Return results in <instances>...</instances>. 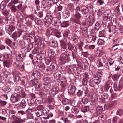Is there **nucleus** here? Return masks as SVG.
Instances as JSON below:
<instances>
[{"mask_svg": "<svg viewBox=\"0 0 123 123\" xmlns=\"http://www.w3.org/2000/svg\"><path fill=\"white\" fill-rule=\"evenodd\" d=\"M33 47V44L32 43H29L28 45L27 48V49L28 51H29L31 50L32 49Z\"/></svg>", "mask_w": 123, "mask_h": 123, "instance_id": "8fccbe9b", "label": "nucleus"}, {"mask_svg": "<svg viewBox=\"0 0 123 123\" xmlns=\"http://www.w3.org/2000/svg\"><path fill=\"white\" fill-rule=\"evenodd\" d=\"M6 4L7 3L5 1H2L0 4V9L3 10L4 9H6L5 7L6 6Z\"/></svg>", "mask_w": 123, "mask_h": 123, "instance_id": "a878e982", "label": "nucleus"}, {"mask_svg": "<svg viewBox=\"0 0 123 123\" xmlns=\"http://www.w3.org/2000/svg\"><path fill=\"white\" fill-rule=\"evenodd\" d=\"M114 90L115 88H117V90H120L123 88V84L119 82L118 85L117 86L116 84L114 85Z\"/></svg>", "mask_w": 123, "mask_h": 123, "instance_id": "4be33fe9", "label": "nucleus"}, {"mask_svg": "<svg viewBox=\"0 0 123 123\" xmlns=\"http://www.w3.org/2000/svg\"><path fill=\"white\" fill-rule=\"evenodd\" d=\"M60 43L62 48L64 49H66L67 47V45L64 41L63 40H62L60 41Z\"/></svg>", "mask_w": 123, "mask_h": 123, "instance_id": "2f4dec72", "label": "nucleus"}, {"mask_svg": "<svg viewBox=\"0 0 123 123\" xmlns=\"http://www.w3.org/2000/svg\"><path fill=\"white\" fill-rule=\"evenodd\" d=\"M51 79L49 77H44L43 81L44 85H46L52 82Z\"/></svg>", "mask_w": 123, "mask_h": 123, "instance_id": "a211bd4d", "label": "nucleus"}, {"mask_svg": "<svg viewBox=\"0 0 123 123\" xmlns=\"http://www.w3.org/2000/svg\"><path fill=\"white\" fill-rule=\"evenodd\" d=\"M21 97L19 94L15 93L12 94L11 96L10 100L13 103H15L19 101L21 99Z\"/></svg>", "mask_w": 123, "mask_h": 123, "instance_id": "f03ea898", "label": "nucleus"}, {"mask_svg": "<svg viewBox=\"0 0 123 123\" xmlns=\"http://www.w3.org/2000/svg\"><path fill=\"white\" fill-rule=\"evenodd\" d=\"M34 77L36 78L40 79L41 77V75L40 72L37 71L34 73L33 75Z\"/></svg>", "mask_w": 123, "mask_h": 123, "instance_id": "7c9ffc66", "label": "nucleus"}, {"mask_svg": "<svg viewBox=\"0 0 123 123\" xmlns=\"http://www.w3.org/2000/svg\"><path fill=\"white\" fill-rule=\"evenodd\" d=\"M61 73L60 72H56L54 74V78L58 80L60 78H64L61 76Z\"/></svg>", "mask_w": 123, "mask_h": 123, "instance_id": "6ab92c4d", "label": "nucleus"}, {"mask_svg": "<svg viewBox=\"0 0 123 123\" xmlns=\"http://www.w3.org/2000/svg\"><path fill=\"white\" fill-rule=\"evenodd\" d=\"M112 106V104L111 103H109L107 104H106L105 105V108L106 109H109L111 108Z\"/></svg>", "mask_w": 123, "mask_h": 123, "instance_id": "864d4df0", "label": "nucleus"}, {"mask_svg": "<svg viewBox=\"0 0 123 123\" xmlns=\"http://www.w3.org/2000/svg\"><path fill=\"white\" fill-rule=\"evenodd\" d=\"M61 119L63 123H70L71 122L67 117L64 118L62 117L61 118Z\"/></svg>", "mask_w": 123, "mask_h": 123, "instance_id": "c756f323", "label": "nucleus"}, {"mask_svg": "<svg viewBox=\"0 0 123 123\" xmlns=\"http://www.w3.org/2000/svg\"><path fill=\"white\" fill-rule=\"evenodd\" d=\"M117 118L116 117H114L111 120L109 119L104 123H117Z\"/></svg>", "mask_w": 123, "mask_h": 123, "instance_id": "aec40b11", "label": "nucleus"}, {"mask_svg": "<svg viewBox=\"0 0 123 123\" xmlns=\"http://www.w3.org/2000/svg\"><path fill=\"white\" fill-rule=\"evenodd\" d=\"M45 18L47 20L45 25H47V26H49L51 23L53 24L54 21L53 20L52 15L51 14L48 13L47 14Z\"/></svg>", "mask_w": 123, "mask_h": 123, "instance_id": "7ed1b4c3", "label": "nucleus"}, {"mask_svg": "<svg viewBox=\"0 0 123 123\" xmlns=\"http://www.w3.org/2000/svg\"><path fill=\"white\" fill-rule=\"evenodd\" d=\"M2 13L5 16H8L9 14V10L6 8L4 9L2 11Z\"/></svg>", "mask_w": 123, "mask_h": 123, "instance_id": "473e14b6", "label": "nucleus"}, {"mask_svg": "<svg viewBox=\"0 0 123 123\" xmlns=\"http://www.w3.org/2000/svg\"><path fill=\"white\" fill-rule=\"evenodd\" d=\"M94 18L91 16H90L89 17V19L87 22V24L88 26H91L94 23Z\"/></svg>", "mask_w": 123, "mask_h": 123, "instance_id": "4468645a", "label": "nucleus"}, {"mask_svg": "<svg viewBox=\"0 0 123 123\" xmlns=\"http://www.w3.org/2000/svg\"><path fill=\"white\" fill-rule=\"evenodd\" d=\"M41 38L38 37H36L35 38L34 40L36 42L38 43L40 42L41 41Z\"/></svg>", "mask_w": 123, "mask_h": 123, "instance_id": "4d7b16f0", "label": "nucleus"}, {"mask_svg": "<svg viewBox=\"0 0 123 123\" xmlns=\"http://www.w3.org/2000/svg\"><path fill=\"white\" fill-rule=\"evenodd\" d=\"M51 62V59L50 58H47L45 59V62L46 64H49Z\"/></svg>", "mask_w": 123, "mask_h": 123, "instance_id": "13d9d810", "label": "nucleus"}, {"mask_svg": "<svg viewBox=\"0 0 123 123\" xmlns=\"http://www.w3.org/2000/svg\"><path fill=\"white\" fill-rule=\"evenodd\" d=\"M20 96L22 98L25 97L26 96V94L24 92V89L22 88V90L20 92Z\"/></svg>", "mask_w": 123, "mask_h": 123, "instance_id": "49530a36", "label": "nucleus"}, {"mask_svg": "<svg viewBox=\"0 0 123 123\" xmlns=\"http://www.w3.org/2000/svg\"><path fill=\"white\" fill-rule=\"evenodd\" d=\"M17 16L18 18L20 20H22L24 19L23 16L20 13L18 12Z\"/></svg>", "mask_w": 123, "mask_h": 123, "instance_id": "ea45409f", "label": "nucleus"}, {"mask_svg": "<svg viewBox=\"0 0 123 123\" xmlns=\"http://www.w3.org/2000/svg\"><path fill=\"white\" fill-rule=\"evenodd\" d=\"M3 62V64L4 66L7 68H9L11 67V64L9 62L7 61H4Z\"/></svg>", "mask_w": 123, "mask_h": 123, "instance_id": "cd10ccee", "label": "nucleus"}, {"mask_svg": "<svg viewBox=\"0 0 123 123\" xmlns=\"http://www.w3.org/2000/svg\"><path fill=\"white\" fill-rule=\"evenodd\" d=\"M42 111H37L36 110V114L37 117H40V116H42Z\"/></svg>", "mask_w": 123, "mask_h": 123, "instance_id": "5fc2aeb1", "label": "nucleus"}, {"mask_svg": "<svg viewBox=\"0 0 123 123\" xmlns=\"http://www.w3.org/2000/svg\"><path fill=\"white\" fill-rule=\"evenodd\" d=\"M25 114V112L23 110L18 111L17 113V114L18 116H21Z\"/></svg>", "mask_w": 123, "mask_h": 123, "instance_id": "e433bc0d", "label": "nucleus"}, {"mask_svg": "<svg viewBox=\"0 0 123 123\" xmlns=\"http://www.w3.org/2000/svg\"><path fill=\"white\" fill-rule=\"evenodd\" d=\"M99 98L103 100V102H106L108 101L109 97L107 94L104 93L99 96Z\"/></svg>", "mask_w": 123, "mask_h": 123, "instance_id": "9b49d317", "label": "nucleus"}, {"mask_svg": "<svg viewBox=\"0 0 123 123\" xmlns=\"http://www.w3.org/2000/svg\"><path fill=\"white\" fill-rule=\"evenodd\" d=\"M2 114L5 116H8L10 115V112L9 110L7 109H4L2 110Z\"/></svg>", "mask_w": 123, "mask_h": 123, "instance_id": "dca6fc26", "label": "nucleus"}, {"mask_svg": "<svg viewBox=\"0 0 123 123\" xmlns=\"http://www.w3.org/2000/svg\"><path fill=\"white\" fill-rule=\"evenodd\" d=\"M67 117L71 121L74 118V116L72 114H70L68 115Z\"/></svg>", "mask_w": 123, "mask_h": 123, "instance_id": "774afa93", "label": "nucleus"}, {"mask_svg": "<svg viewBox=\"0 0 123 123\" xmlns=\"http://www.w3.org/2000/svg\"><path fill=\"white\" fill-rule=\"evenodd\" d=\"M42 116H43V118L45 119H47L50 117H51L53 116V114L52 113H50L49 114L48 113V111L45 109H44L43 111H42Z\"/></svg>", "mask_w": 123, "mask_h": 123, "instance_id": "423d86ee", "label": "nucleus"}, {"mask_svg": "<svg viewBox=\"0 0 123 123\" xmlns=\"http://www.w3.org/2000/svg\"><path fill=\"white\" fill-rule=\"evenodd\" d=\"M103 108L101 106L98 107L96 108L95 113L97 115H98L102 113Z\"/></svg>", "mask_w": 123, "mask_h": 123, "instance_id": "412c9836", "label": "nucleus"}, {"mask_svg": "<svg viewBox=\"0 0 123 123\" xmlns=\"http://www.w3.org/2000/svg\"><path fill=\"white\" fill-rule=\"evenodd\" d=\"M12 74L13 76H19V75L21 74L17 70L13 71L12 72Z\"/></svg>", "mask_w": 123, "mask_h": 123, "instance_id": "a19ab883", "label": "nucleus"}, {"mask_svg": "<svg viewBox=\"0 0 123 123\" xmlns=\"http://www.w3.org/2000/svg\"><path fill=\"white\" fill-rule=\"evenodd\" d=\"M74 16L76 18L78 19L80 18L81 17V16L79 12H75Z\"/></svg>", "mask_w": 123, "mask_h": 123, "instance_id": "37998d69", "label": "nucleus"}, {"mask_svg": "<svg viewBox=\"0 0 123 123\" xmlns=\"http://www.w3.org/2000/svg\"><path fill=\"white\" fill-rule=\"evenodd\" d=\"M44 108L43 105H40L38 106L37 108V111H43Z\"/></svg>", "mask_w": 123, "mask_h": 123, "instance_id": "e2e57ef3", "label": "nucleus"}, {"mask_svg": "<svg viewBox=\"0 0 123 123\" xmlns=\"http://www.w3.org/2000/svg\"><path fill=\"white\" fill-rule=\"evenodd\" d=\"M22 88L20 87H18L16 88L15 91L17 93H20L21 91L22 90Z\"/></svg>", "mask_w": 123, "mask_h": 123, "instance_id": "680f3d73", "label": "nucleus"}, {"mask_svg": "<svg viewBox=\"0 0 123 123\" xmlns=\"http://www.w3.org/2000/svg\"><path fill=\"white\" fill-rule=\"evenodd\" d=\"M112 22L113 25H117L118 26V23L117 22V20L116 18H113L112 20Z\"/></svg>", "mask_w": 123, "mask_h": 123, "instance_id": "69168bd1", "label": "nucleus"}, {"mask_svg": "<svg viewBox=\"0 0 123 123\" xmlns=\"http://www.w3.org/2000/svg\"><path fill=\"white\" fill-rule=\"evenodd\" d=\"M61 25L62 27H66L69 25V23L68 21H66L62 23Z\"/></svg>", "mask_w": 123, "mask_h": 123, "instance_id": "4c0bfd02", "label": "nucleus"}, {"mask_svg": "<svg viewBox=\"0 0 123 123\" xmlns=\"http://www.w3.org/2000/svg\"><path fill=\"white\" fill-rule=\"evenodd\" d=\"M22 55L21 54H18L16 56V59L18 61H21L22 60V58L21 56Z\"/></svg>", "mask_w": 123, "mask_h": 123, "instance_id": "603ef678", "label": "nucleus"}, {"mask_svg": "<svg viewBox=\"0 0 123 123\" xmlns=\"http://www.w3.org/2000/svg\"><path fill=\"white\" fill-rule=\"evenodd\" d=\"M104 43V40L102 39H99L98 40L97 43L98 45H101L103 44Z\"/></svg>", "mask_w": 123, "mask_h": 123, "instance_id": "338daca9", "label": "nucleus"}, {"mask_svg": "<svg viewBox=\"0 0 123 123\" xmlns=\"http://www.w3.org/2000/svg\"><path fill=\"white\" fill-rule=\"evenodd\" d=\"M15 6V5H12L10 7V9L12 12H15L17 11V10Z\"/></svg>", "mask_w": 123, "mask_h": 123, "instance_id": "3c124183", "label": "nucleus"}, {"mask_svg": "<svg viewBox=\"0 0 123 123\" xmlns=\"http://www.w3.org/2000/svg\"><path fill=\"white\" fill-rule=\"evenodd\" d=\"M10 73L8 71H6L3 74V77L5 78H6L8 77L9 76Z\"/></svg>", "mask_w": 123, "mask_h": 123, "instance_id": "0e129e2a", "label": "nucleus"}, {"mask_svg": "<svg viewBox=\"0 0 123 123\" xmlns=\"http://www.w3.org/2000/svg\"><path fill=\"white\" fill-rule=\"evenodd\" d=\"M71 35V34L70 32V31L68 30L65 31L64 33L63 34L64 35L67 37L70 36Z\"/></svg>", "mask_w": 123, "mask_h": 123, "instance_id": "de8ad7c7", "label": "nucleus"}, {"mask_svg": "<svg viewBox=\"0 0 123 123\" xmlns=\"http://www.w3.org/2000/svg\"><path fill=\"white\" fill-rule=\"evenodd\" d=\"M21 32L18 33L14 32L13 33L12 36L14 37H19L21 35Z\"/></svg>", "mask_w": 123, "mask_h": 123, "instance_id": "c03bdc74", "label": "nucleus"}, {"mask_svg": "<svg viewBox=\"0 0 123 123\" xmlns=\"http://www.w3.org/2000/svg\"><path fill=\"white\" fill-rule=\"evenodd\" d=\"M89 73L91 72L92 74L95 70L94 66L92 65H90L89 66Z\"/></svg>", "mask_w": 123, "mask_h": 123, "instance_id": "c9c22d12", "label": "nucleus"}, {"mask_svg": "<svg viewBox=\"0 0 123 123\" xmlns=\"http://www.w3.org/2000/svg\"><path fill=\"white\" fill-rule=\"evenodd\" d=\"M61 78H60L59 79L57 80L56 83L59 86L64 88L66 85L65 80L64 77Z\"/></svg>", "mask_w": 123, "mask_h": 123, "instance_id": "39448f33", "label": "nucleus"}, {"mask_svg": "<svg viewBox=\"0 0 123 123\" xmlns=\"http://www.w3.org/2000/svg\"><path fill=\"white\" fill-rule=\"evenodd\" d=\"M71 111L75 115L77 114L79 111V109L74 107L72 108L71 110Z\"/></svg>", "mask_w": 123, "mask_h": 123, "instance_id": "f704fd0d", "label": "nucleus"}, {"mask_svg": "<svg viewBox=\"0 0 123 123\" xmlns=\"http://www.w3.org/2000/svg\"><path fill=\"white\" fill-rule=\"evenodd\" d=\"M76 89L74 85H70L68 88V92L70 94H74L75 93Z\"/></svg>", "mask_w": 123, "mask_h": 123, "instance_id": "ddd939ff", "label": "nucleus"}, {"mask_svg": "<svg viewBox=\"0 0 123 123\" xmlns=\"http://www.w3.org/2000/svg\"><path fill=\"white\" fill-rule=\"evenodd\" d=\"M18 62H14L13 64V66L21 71H23L24 70V65L21 63H18Z\"/></svg>", "mask_w": 123, "mask_h": 123, "instance_id": "6e6552de", "label": "nucleus"}, {"mask_svg": "<svg viewBox=\"0 0 123 123\" xmlns=\"http://www.w3.org/2000/svg\"><path fill=\"white\" fill-rule=\"evenodd\" d=\"M69 56V54H66L64 53H62L60 55V60L62 61L67 62H68L69 58L68 56Z\"/></svg>", "mask_w": 123, "mask_h": 123, "instance_id": "0eeeda50", "label": "nucleus"}, {"mask_svg": "<svg viewBox=\"0 0 123 123\" xmlns=\"http://www.w3.org/2000/svg\"><path fill=\"white\" fill-rule=\"evenodd\" d=\"M95 28L97 30H98L100 27V23L99 21L97 22L95 25Z\"/></svg>", "mask_w": 123, "mask_h": 123, "instance_id": "58836bf2", "label": "nucleus"}, {"mask_svg": "<svg viewBox=\"0 0 123 123\" xmlns=\"http://www.w3.org/2000/svg\"><path fill=\"white\" fill-rule=\"evenodd\" d=\"M87 4L86 6H82L81 9V11L83 14L86 15L88 14L89 12L88 8H91L92 7V5L91 3H89L88 2L86 3Z\"/></svg>", "mask_w": 123, "mask_h": 123, "instance_id": "f257e3e1", "label": "nucleus"}, {"mask_svg": "<svg viewBox=\"0 0 123 123\" xmlns=\"http://www.w3.org/2000/svg\"><path fill=\"white\" fill-rule=\"evenodd\" d=\"M84 93V92L82 90H79L77 92V95L79 97L82 96Z\"/></svg>", "mask_w": 123, "mask_h": 123, "instance_id": "a18cd8bd", "label": "nucleus"}, {"mask_svg": "<svg viewBox=\"0 0 123 123\" xmlns=\"http://www.w3.org/2000/svg\"><path fill=\"white\" fill-rule=\"evenodd\" d=\"M50 45L51 47L56 48L58 47V44L56 41H53L50 43Z\"/></svg>", "mask_w": 123, "mask_h": 123, "instance_id": "b1692460", "label": "nucleus"}, {"mask_svg": "<svg viewBox=\"0 0 123 123\" xmlns=\"http://www.w3.org/2000/svg\"><path fill=\"white\" fill-rule=\"evenodd\" d=\"M2 90L6 93H8L10 92V88L6 86H4L2 88Z\"/></svg>", "mask_w": 123, "mask_h": 123, "instance_id": "c85d7f7f", "label": "nucleus"}, {"mask_svg": "<svg viewBox=\"0 0 123 123\" xmlns=\"http://www.w3.org/2000/svg\"><path fill=\"white\" fill-rule=\"evenodd\" d=\"M49 68L52 71H55L57 69L56 64H53L50 65Z\"/></svg>", "mask_w": 123, "mask_h": 123, "instance_id": "5701e85b", "label": "nucleus"}, {"mask_svg": "<svg viewBox=\"0 0 123 123\" xmlns=\"http://www.w3.org/2000/svg\"><path fill=\"white\" fill-rule=\"evenodd\" d=\"M35 120L36 123H42L43 122V120L42 118L40 117L35 118Z\"/></svg>", "mask_w": 123, "mask_h": 123, "instance_id": "bb28decb", "label": "nucleus"}, {"mask_svg": "<svg viewBox=\"0 0 123 123\" xmlns=\"http://www.w3.org/2000/svg\"><path fill=\"white\" fill-rule=\"evenodd\" d=\"M103 62H103V63H102L101 60H99L97 61V63L99 67H101V66H103Z\"/></svg>", "mask_w": 123, "mask_h": 123, "instance_id": "052dcab7", "label": "nucleus"}, {"mask_svg": "<svg viewBox=\"0 0 123 123\" xmlns=\"http://www.w3.org/2000/svg\"><path fill=\"white\" fill-rule=\"evenodd\" d=\"M20 79V77L19 76H14V80L15 82H18Z\"/></svg>", "mask_w": 123, "mask_h": 123, "instance_id": "bf43d9fd", "label": "nucleus"}, {"mask_svg": "<svg viewBox=\"0 0 123 123\" xmlns=\"http://www.w3.org/2000/svg\"><path fill=\"white\" fill-rule=\"evenodd\" d=\"M89 110V108L88 106H85L82 107L81 109V111L83 112H87Z\"/></svg>", "mask_w": 123, "mask_h": 123, "instance_id": "72a5a7b5", "label": "nucleus"}, {"mask_svg": "<svg viewBox=\"0 0 123 123\" xmlns=\"http://www.w3.org/2000/svg\"><path fill=\"white\" fill-rule=\"evenodd\" d=\"M20 104L22 106V108H24L26 106L27 104L25 101L24 99H23L20 103Z\"/></svg>", "mask_w": 123, "mask_h": 123, "instance_id": "79ce46f5", "label": "nucleus"}, {"mask_svg": "<svg viewBox=\"0 0 123 123\" xmlns=\"http://www.w3.org/2000/svg\"><path fill=\"white\" fill-rule=\"evenodd\" d=\"M12 3L17 6V10L19 11L22 12L23 9L22 6V3L18 0H14L12 1Z\"/></svg>", "mask_w": 123, "mask_h": 123, "instance_id": "20e7f679", "label": "nucleus"}, {"mask_svg": "<svg viewBox=\"0 0 123 123\" xmlns=\"http://www.w3.org/2000/svg\"><path fill=\"white\" fill-rule=\"evenodd\" d=\"M68 8L70 10L72 11L74 9V6L73 4H69Z\"/></svg>", "mask_w": 123, "mask_h": 123, "instance_id": "6e6d98bb", "label": "nucleus"}, {"mask_svg": "<svg viewBox=\"0 0 123 123\" xmlns=\"http://www.w3.org/2000/svg\"><path fill=\"white\" fill-rule=\"evenodd\" d=\"M82 84L84 85H87V79L86 78H84L82 79Z\"/></svg>", "mask_w": 123, "mask_h": 123, "instance_id": "09e8293b", "label": "nucleus"}, {"mask_svg": "<svg viewBox=\"0 0 123 123\" xmlns=\"http://www.w3.org/2000/svg\"><path fill=\"white\" fill-rule=\"evenodd\" d=\"M59 92V91L56 88H54L50 90L49 92V93L51 96H54Z\"/></svg>", "mask_w": 123, "mask_h": 123, "instance_id": "2eb2a0df", "label": "nucleus"}, {"mask_svg": "<svg viewBox=\"0 0 123 123\" xmlns=\"http://www.w3.org/2000/svg\"><path fill=\"white\" fill-rule=\"evenodd\" d=\"M106 115L104 113H102L101 115L98 117L97 120L99 123H102L104 122L106 118Z\"/></svg>", "mask_w": 123, "mask_h": 123, "instance_id": "f8f14e48", "label": "nucleus"}, {"mask_svg": "<svg viewBox=\"0 0 123 123\" xmlns=\"http://www.w3.org/2000/svg\"><path fill=\"white\" fill-rule=\"evenodd\" d=\"M111 13L110 10H106L105 11V15L103 17V19L105 21H106L109 19V20L111 19L112 17H111Z\"/></svg>", "mask_w": 123, "mask_h": 123, "instance_id": "1a4fd4ad", "label": "nucleus"}, {"mask_svg": "<svg viewBox=\"0 0 123 123\" xmlns=\"http://www.w3.org/2000/svg\"><path fill=\"white\" fill-rule=\"evenodd\" d=\"M5 29L7 32L10 35L12 34V32L15 29V27L13 26L6 25L5 27Z\"/></svg>", "mask_w": 123, "mask_h": 123, "instance_id": "9d476101", "label": "nucleus"}, {"mask_svg": "<svg viewBox=\"0 0 123 123\" xmlns=\"http://www.w3.org/2000/svg\"><path fill=\"white\" fill-rule=\"evenodd\" d=\"M103 68L106 70H109V67L108 62L107 61H104L103 66Z\"/></svg>", "mask_w": 123, "mask_h": 123, "instance_id": "393cba45", "label": "nucleus"}, {"mask_svg": "<svg viewBox=\"0 0 123 123\" xmlns=\"http://www.w3.org/2000/svg\"><path fill=\"white\" fill-rule=\"evenodd\" d=\"M93 79L95 82L97 84H99L101 81L100 77L95 75L93 76Z\"/></svg>", "mask_w": 123, "mask_h": 123, "instance_id": "f3484780", "label": "nucleus"}]
</instances>
